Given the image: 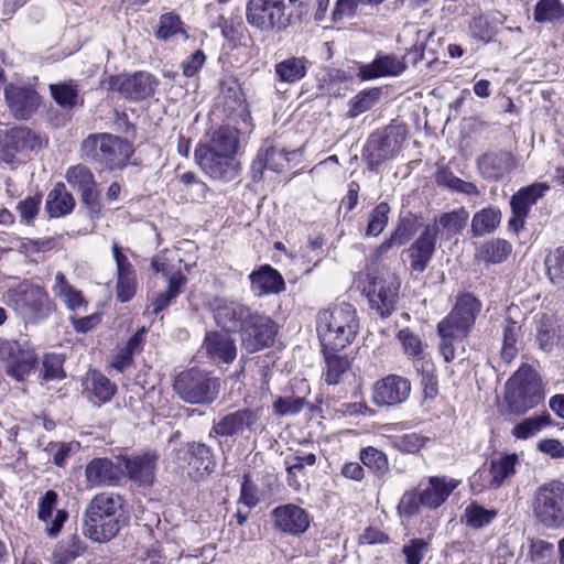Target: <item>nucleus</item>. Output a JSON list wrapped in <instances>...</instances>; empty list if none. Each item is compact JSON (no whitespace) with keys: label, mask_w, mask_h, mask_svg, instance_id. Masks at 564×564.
Listing matches in <instances>:
<instances>
[{"label":"nucleus","mask_w":564,"mask_h":564,"mask_svg":"<svg viewBox=\"0 0 564 564\" xmlns=\"http://www.w3.org/2000/svg\"><path fill=\"white\" fill-rule=\"evenodd\" d=\"M75 207V199L73 195L67 192L64 183H56L53 189L48 193L45 204V210L52 218L63 217L73 212Z\"/></svg>","instance_id":"35"},{"label":"nucleus","mask_w":564,"mask_h":564,"mask_svg":"<svg viewBox=\"0 0 564 564\" xmlns=\"http://www.w3.org/2000/svg\"><path fill=\"white\" fill-rule=\"evenodd\" d=\"M289 154L290 153L283 148L264 144L252 163V172H259L261 174L263 169L281 172L289 163Z\"/></svg>","instance_id":"34"},{"label":"nucleus","mask_w":564,"mask_h":564,"mask_svg":"<svg viewBox=\"0 0 564 564\" xmlns=\"http://www.w3.org/2000/svg\"><path fill=\"white\" fill-rule=\"evenodd\" d=\"M122 513L106 516L100 521L84 519L83 532L90 540L99 543L112 540L120 531Z\"/></svg>","instance_id":"30"},{"label":"nucleus","mask_w":564,"mask_h":564,"mask_svg":"<svg viewBox=\"0 0 564 564\" xmlns=\"http://www.w3.org/2000/svg\"><path fill=\"white\" fill-rule=\"evenodd\" d=\"M58 495L54 490H47L39 500L37 518L45 524V532L48 536H56L63 524L68 519V512L64 509H56Z\"/></svg>","instance_id":"27"},{"label":"nucleus","mask_w":564,"mask_h":564,"mask_svg":"<svg viewBox=\"0 0 564 564\" xmlns=\"http://www.w3.org/2000/svg\"><path fill=\"white\" fill-rule=\"evenodd\" d=\"M405 140V131L399 126H388L370 134L362 150L369 170L376 171L382 163L394 158Z\"/></svg>","instance_id":"8"},{"label":"nucleus","mask_w":564,"mask_h":564,"mask_svg":"<svg viewBox=\"0 0 564 564\" xmlns=\"http://www.w3.org/2000/svg\"><path fill=\"white\" fill-rule=\"evenodd\" d=\"M52 290L55 296L58 297L69 311H77L87 306L83 293L75 289L62 272L55 274Z\"/></svg>","instance_id":"37"},{"label":"nucleus","mask_w":564,"mask_h":564,"mask_svg":"<svg viewBox=\"0 0 564 564\" xmlns=\"http://www.w3.org/2000/svg\"><path fill=\"white\" fill-rule=\"evenodd\" d=\"M516 158L505 150L488 151L477 159L479 174L491 182L505 178L516 169Z\"/></svg>","instance_id":"22"},{"label":"nucleus","mask_w":564,"mask_h":564,"mask_svg":"<svg viewBox=\"0 0 564 564\" xmlns=\"http://www.w3.org/2000/svg\"><path fill=\"white\" fill-rule=\"evenodd\" d=\"M238 130L229 126H223L212 134L208 144L199 147L234 158L238 150Z\"/></svg>","instance_id":"39"},{"label":"nucleus","mask_w":564,"mask_h":564,"mask_svg":"<svg viewBox=\"0 0 564 564\" xmlns=\"http://www.w3.org/2000/svg\"><path fill=\"white\" fill-rule=\"evenodd\" d=\"M262 408L239 409L221 416L214 422L210 435L216 436H234L248 430L251 433H258L263 430L261 422Z\"/></svg>","instance_id":"12"},{"label":"nucleus","mask_w":564,"mask_h":564,"mask_svg":"<svg viewBox=\"0 0 564 564\" xmlns=\"http://www.w3.org/2000/svg\"><path fill=\"white\" fill-rule=\"evenodd\" d=\"M156 460L155 453H144L126 458L124 467L133 481L140 485H152L155 478Z\"/></svg>","instance_id":"31"},{"label":"nucleus","mask_w":564,"mask_h":564,"mask_svg":"<svg viewBox=\"0 0 564 564\" xmlns=\"http://www.w3.org/2000/svg\"><path fill=\"white\" fill-rule=\"evenodd\" d=\"M438 227L426 226L415 241L408 248L411 272L422 273L435 252Z\"/></svg>","instance_id":"23"},{"label":"nucleus","mask_w":564,"mask_h":564,"mask_svg":"<svg viewBox=\"0 0 564 564\" xmlns=\"http://www.w3.org/2000/svg\"><path fill=\"white\" fill-rule=\"evenodd\" d=\"M122 506L121 496L111 492L98 494L88 503L84 519L100 521L102 517L122 513Z\"/></svg>","instance_id":"32"},{"label":"nucleus","mask_w":564,"mask_h":564,"mask_svg":"<svg viewBox=\"0 0 564 564\" xmlns=\"http://www.w3.org/2000/svg\"><path fill=\"white\" fill-rule=\"evenodd\" d=\"M398 339L401 341L404 354L414 360V366L417 368V362H429L425 360L426 345L422 341L420 336L415 335L409 328L399 330Z\"/></svg>","instance_id":"47"},{"label":"nucleus","mask_w":564,"mask_h":564,"mask_svg":"<svg viewBox=\"0 0 564 564\" xmlns=\"http://www.w3.org/2000/svg\"><path fill=\"white\" fill-rule=\"evenodd\" d=\"M178 459L187 462L189 468L187 473L189 477L194 479L209 475L216 466L212 447L198 442L187 443L186 446L180 451Z\"/></svg>","instance_id":"21"},{"label":"nucleus","mask_w":564,"mask_h":564,"mask_svg":"<svg viewBox=\"0 0 564 564\" xmlns=\"http://www.w3.org/2000/svg\"><path fill=\"white\" fill-rule=\"evenodd\" d=\"M430 486L422 491L423 507L436 509L446 501L459 485V480L445 477H431Z\"/></svg>","instance_id":"33"},{"label":"nucleus","mask_w":564,"mask_h":564,"mask_svg":"<svg viewBox=\"0 0 564 564\" xmlns=\"http://www.w3.org/2000/svg\"><path fill=\"white\" fill-rule=\"evenodd\" d=\"M306 64L305 57H288L275 65V74L280 80L292 84L305 76Z\"/></svg>","instance_id":"45"},{"label":"nucleus","mask_w":564,"mask_h":564,"mask_svg":"<svg viewBox=\"0 0 564 564\" xmlns=\"http://www.w3.org/2000/svg\"><path fill=\"white\" fill-rule=\"evenodd\" d=\"M50 91L53 99L61 107L70 108L77 104L78 88L74 82L52 84L50 85Z\"/></svg>","instance_id":"55"},{"label":"nucleus","mask_w":564,"mask_h":564,"mask_svg":"<svg viewBox=\"0 0 564 564\" xmlns=\"http://www.w3.org/2000/svg\"><path fill=\"white\" fill-rule=\"evenodd\" d=\"M4 97L11 113L17 119L30 118L40 106L39 94L26 86L10 84L4 89Z\"/></svg>","instance_id":"24"},{"label":"nucleus","mask_w":564,"mask_h":564,"mask_svg":"<svg viewBox=\"0 0 564 564\" xmlns=\"http://www.w3.org/2000/svg\"><path fill=\"white\" fill-rule=\"evenodd\" d=\"M79 449V443H50L46 447V452L52 456L53 463L63 467L67 463L69 456L77 453Z\"/></svg>","instance_id":"59"},{"label":"nucleus","mask_w":564,"mask_h":564,"mask_svg":"<svg viewBox=\"0 0 564 564\" xmlns=\"http://www.w3.org/2000/svg\"><path fill=\"white\" fill-rule=\"evenodd\" d=\"M501 213L495 207H487L477 212L471 220L474 236H484L492 232L500 224Z\"/></svg>","instance_id":"46"},{"label":"nucleus","mask_w":564,"mask_h":564,"mask_svg":"<svg viewBox=\"0 0 564 564\" xmlns=\"http://www.w3.org/2000/svg\"><path fill=\"white\" fill-rule=\"evenodd\" d=\"M429 544L422 539H413L402 549L406 564H420L427 552Z\"/></svg>","instance_id":"63"},{"label":"nucleus","mask_w":564,"mask_h":564,"mask_svg":"<svg viewBox=\"0 0 564 564\" xmlns=\"http://www.w3.org/2000/svg\"><path fill=\"white\" fill-rule=\"evenodd\" d=\"M87 487L112 486L119 479L118 469L115 464L106 457L94 458L85 468Z\"/></svg>","instance_id":"29"},{"label":"nucleus","mask_w":564,"mask_h":564,"mask_svg":"<svg viewBox=\"0 0 564 564\" xmlns=\"http://www.w3.org/2000/svg\"><path fill=\"white\" fill-rule=\"evenodd\" d=\"M411 382L398 375H388L378 380L372 389V401L378 406H395L410 395Z\"/></svg>","instance_id":"16"},{"label":"nucleus","mask_w":564,"mask_h":564,"mask_svg":"<svg viewBox=\"0 0 564 564\" xmlns=\"http://www.w3.org/2000/svg\"><path fill=\"white\" fill-rule=\"evenodd\" d=\"M518 456L516 454H507L498 459L490 462L488 470L487 486L489 488H499L508 478L514 475Z\"/></svg>","instance_id":"40"},{"label":"nucleus","mask_w":564,"mask_h":564,"mask_svg":"<svg viewBox=\"0 0 564 564\" xmlns=\"http://www.w3.org/2000/svg\"><path fill=\"white\" fill-rule=\"evenodd\" d=\"M154 34L160 40H167L177 34L187 37L180 17L173 12H169L160 17Z\"/></svg>","instance_id":"54"},{"label":"nucleus","mask_w":564,"mask_h":564,"mask_svg":"<svg viewBox=\"0 0 564 564\" xmlns=\"http://www.w3.org/2000/svg\"><path fill=\"white\" fill-rule=\"evenodd\" d=\"M173 389L185 403L209 405L219 394L220 381L206 370L191 368L175 377Z\"/></svg>","instance_id":"4"},{"label":"nucleus","mask_w":564,"mask_h":564,"mask_svg":"<svg viewBox=\"0 0 564 564\" xmlns=\"http://www.w3.org/2000/svg\"><path fill=\"white\" fill-rule=\"evenodd\" d=\"M390 213V206L386 202L379 203L370 213L369 221L366 228V236L377 237L386 228L388 224V215Z\"/></svg>","instance_id":"56"},{"label":"nucleus","mask_w":564,"mask_h":564,"mask_svg":"<svg viewBox=\"0 0 564 564\" xmlns=\"http://www.w3.org/2000/svg\"><path fill=\"white\" fill-rule=\"evenodd\" d=\"M356 308L349 303H340L317 314L316 332L323 352L338 351L349 346L359 332Z\"/></svg>","instance_id":"1"},{"label":"nucleus","mask_w":564,"mask_h":564,"mask_svg":"<svg viewBox=\"0 0 564 564\" xmlns=\"http://www.w3.org/2000/svg\"><path fill=\"white\" fill-rule=\"evenodd\" d=\"M362 464L376 473H383L388 469L387 456L375 447H367L360 452Z\"/></svg>","instance_id":"61"},{"label":"nucleus","mask_w":564,"mask_h":564,"mask_svg":"<svg viewBox=\"0 0 564 564\" xmlns=\"http://www.w3.org/2000/svg\"><path fill=\"white\" fill-rule=\"evenodd\" d=\"M400 282L390 276L388 280L373 278L366 289L370 307L381 317H388L395 308Z\"/></svg>","instance_id":"15"},{"label":"nucleus","mask_w":564,"mask_h":564,"mask_svg":"<svg viewBox=\"0 0 564 564\" xmlns=\"http://www.w3.org/2000/svg\"><path fill=\"white\" fill-rule=\"evenodd\" d=\"M468 218V212L460 207L456 210L442 214L432 227H438V234L443 232L447 237H453L464 230Z\"/></svg>","instance_id":"42"},{"label":"nucleus","mask_w":564,"mask_h":564,"mask_svg":"<svg viewBox=\"0 0 564 564\" xmlns=\"http://www.w3.org/2000/svg\"><path fill=\"white\" fill-rule=\"evenodd\" d=\"M274 529L289 535H301L310 528L311 518L306 510L293 505H282L271 511Z\"/></svg>","instance_id":"18"},{"label":"nucleus","mask_w":564,"mask_h":564,"mask_svg":"<svg viewBox=\"0 0 564 564\" xmlns=\"http://www.w3.org/2000/svg\"><path fill=\"white\" fill-rule=\"evenodd\" d=\"M564 17V7L560 0H540L534 9L536 22H552Z\"/></svg>","instance_id":"57"},{"label":"nucleus","mask_w":564,"mask_h":564,"mask_svg":"<svg viewBox=\"0 0 564 564\" xmlns=\"http://www.w3.org/2000/svg\"><path fill=\"white\" fill-rule=\"evenodd\" d=\"M535 518L546 528L564 524V482L551 480L540 486L533 498Z\"/></svg>","instance_id":"9"},{"label":"nucleus","mask_w":564,"mask_h":564,"mask_svg":"<svg viewBox=\"0 0 564 564\" xmlns=\"http://www.w3.org/2000/svg\"><path fill=\"white\" fill-rule=\"evenodd\" d=\"M512 251V246L503 239H492L480 246L477 258L487 263H500L505 261Z\"/></svg>","instance_id":"48"},{"label":"nucleus","mask_w":564,"mask_h":564,"mask_svg":"<svg viewBox=\"0 0 564 564\" xmlns=\"http://www.w3.org/2000/svg\"><path fill=\"white\" fill-rule=\"evenodd\" d=\"M41 148L40 138L26 127H14L0 138V160L12 163L17 153Z\"/></svg>","instance_id":"17"},{"label":"nucleus","mask_w":564,"mask_h":564,"mask_svg":"<svg viewBox=\"0 0 564 564\" xmlns=\"http://www.w3.org/2000/svg\"><path fill=\"white\" fill-rule=\"evenodd\" d=\"M82 149L87 158L107 169L122 167L132 154L129 142L109 133L88 135Z\"/></svg>","instance_id":"6"},{"label":"nucleus","mask_w":564,"mask_h":564,"mask_svg":"<svg viewBox=\"0 0 564 564\" xmlns=\"http://www.w3.org/2000/svg\"><path fill=\"white\" fill-rule=\"evenodd\" d=\"M405 69L406 64L403 58H399L393 54L379 53L371 63L360 64L358 77L361 80L394 77L401 75Z\"/></svg>","instance_id":"26"},{"label":"nucleus","mask_w":564,"mask_h":564,"mask_svg":"<svg viewBox=\"0 0 564 564\" xmlns=\"http://www.w3.org/2000/svg\"><path fill=\"white\" fill-rule=\"evenodd\" d=\"M317 457L314 453L297 452L292 456L285 458V466L288 473V485L294 490H300L301 482L297 480L296 475L303 473L306 466H314Z\"/></svg>","instance_id":"43"},{"label":"nucleus","mask_w":564,"mask_h":564,"mask_svg":"<svg viewBox=\"0 0 564 564\" xmlns=\"http://www.w3.org/2000/svg\"><path fill=\"white\" fill-rule=\"evenodd\" d=\"M335 352L334 350H326V352H324L326 362L324 377L328 384H337L340 381V377L349 368L347 357L336 355Z\"/></svg>","instance_id":"53"},{"label":"nucleus","mask_w":564,"mask_h":564,"mask_svg":"<svg viewBox=\"0 0 564 564\" xmlns=\"http://www.w3.org/2000/svg\"><path fill=\"white\" fill-rule=\"evenodd\" d=\"M520 326L513 321L508 319L503 327V340L501 348V358L506 362H511L517 355V336Z\"/></svg>","instance_id":"58"},{"label":"nucleus","mask_w":564,"mask_h":564,"mask_svg":"<svg viewBox=\"0 0 564 564\" xmlns=\"http://www.w3.org/2000/svg\"><path fill=\"white\" fill-rule=\"evenodd\" d=\"M421 506H423L422 491L413 490L402 496L398 509L401 514L411 517L419 512Z\"/></svg>","instance_id":"64"},{"label":"nucleus","mask_w":564,"mask_h":564,"mask_svg":"<svg viewBox=\"0 0 564 564\" xmlns=\"http://www.w3.org/2000/svg\"><path fill=\"white\" fill-rule=\"evenodd\" d=\"M87 391L100 402L109 401L116 392V386L102 373L91 371L86 379Z\"/></svg>","instance_id":"49"},{"label":"nucleus","mask_w":564,"mask_h":564,"mask_svg":"<svg viewBox=\"0 0 564 564\" xmlns=\"http://www.w3.org/2000/svg\"><path fill=\"white\" fill-rule=\"evenodd\" d=\"M208 308L216 324L227 332L240 330L241 324H245L252 312L245 303L221 296L210 299Z\"/></svg>","instance_id":"13"},{"label":"nucleus","mask_w":564,"mask_h":564,"mask_svg":"<svg viewBox=\"0 0 564 564\" xmlns=\"http://www.w3.org/2000/svg\"><path fill=\"white\" fill-rule=\"evenodd\" d=\"M549 189L550 186L546 183H533L520 188L511 197V209H517L519 215L528 216L531 207L535 205Z\"/></svg>","instance_id":"36"},{"label":"nucleus","mask_w":564,"mask_h":564,"mask_svg":"<svg viewBox=\"0 0 564 564\" xmlns=\"http://www.w3.org/2000/svg\"><path fill=\"white\" fill-rule=\"evenodd\" d=\"M195 159L202 170L213 178L229 182L237 175L235 158L227 154L198 147L195 150Z\"/></svg>","instance_id":"20"},{"label":"nucleus","mask_w":564,"mask_h":564,"mask_svg":"<svg viewBox=\"0 0 564 564\" xmlns=\"http://www.w3.org/2000/svg\"><path fill=\"white\" fill-rule=\"evenodd\" d=\"M151 267L156 273H162L169 282L167 291L160 293L152 303V313L159 314L180 294V288L186 283V278L181 272L171 273L161 257L154 258Z\"/></svg>","instance_id":"28"},{"label":"nucleus","mask_w":564,"mask_h":564,"mask_svg":"<svg viewBox=\"0 0 564 564\" xmlns=\"http://www.w3.org/2000/svg\"><path fill=\"white\" fill-rule=\"evenodd\" d=\"M158 84V79L148 72H137L129 76H118L111 79L113 89L124 98L134 101L151 97Z\"/></svg>","instance_id":"19"},{"label":"nucleus","mask_w":564,"mask_h":564,"mask_svg":"<svg viewBox=\"0 0 564 564\" xmlns=\"http://www.w3.org/2000/svg\"><path fill=\"white\" fill-rule=\"evenodd\" d=\"M0 358L7 375L17 381L25 380L37 361L34 350L17 340H0Z\"/></svg>","instance_id":"11"},{"label":"nucleus","mask_w":564,"mask_h":564,"mask_svg":"<svg viewBox=\"0 0 564 564\" xmlns=\"http://www.w3.org/2000/svg\"><path fill=\"white\" fill-rule=\"evenodd\" d=\"M496 517L495 509H486L477 502H471L464 511L463 521L468 528L479 530L489 525Z\"/></svg>","instance_id":"50"},{"label":"nucleus","mask_w":564,"mask_h":564,"mask_svg":"<svg viewBox=\"0 0 564 564\" xmlns=\"http://www.w3.org/2000/svg\"><path fill=\"white\" fill-rule=\"evenodd\" d=\"M430 441L429 437L417 433L403 434L397 437L393 442L394 447L402 452L414 454L417 453Z\"/></svg>","instance_id":"60"},{"label":"nucleus","mask_w":564,"mask_h":564,"mask_svg":"<svg viewBox=\"0 0 564 564\" xmlns=\"http://www.w3.org/2000/svg\"><path fill=\"white\" fill-rule=\"evenodd\" d=\"M506 400L509 411L524 414L543 400V391L530 368L520 369L507 383Z\"/></svg>","instance_id":"7"},{"label":"nucleus","mask_w":564,"mask_h":564,"mask_svg":"<svg viewBox=\"0 0 564 564\" xmlns=\"http://www.w3.org/2000/svg\"><path fill=\"white\" fill-rule=\"evenodd\" d=\"M304 4L303 0H248L246 6L247 22L261 32H283L293 21L290 6Z\"/></svg>","instance_id":"3"},{"label":"nucleus","mask_w":564,"mask_h":564,"mask_svg":"<svg viewBox=\"0 0 564 564\" xmlns=\"http://www.w3.org/2000/svg\"><path fill=\"white\" fill-rule=\"evenodd\" d=\"M67 183L80 194L82 203L91 214L98 215L101 210L99 193L95 176L90 170L77 164L67 169L65 173Z\"/></svg>","instance_id":"14"},{"label":"nucleus","mask_w":564,"mask_h":564,"mask_svg":"<svg viewBox=\"0 0 564 564\" xmlns=\"http://www.w3.org/2000/svg\"><path fill=\"white\" fill-rule=\"evenodd\" d=\"M202 348L215 364H231L237 357L235 339L227 332H206Z\"/></svg>","instance_id":"25"},{"label":"nucleus","mask_w":564,"mask_h":564,"mask_svg":"<svg viewBox=\"0 0 564 564\" xmlns=\"http://www.w3.org/2000/svg\"><path fill=\"white\" fill-rule=\"evenodd\" d=\"M41 202V195L29 196L21 200L17 206L21 220L28 225L32 224L39 214Z\"/></svg>","instance_id":"62"},{"label":"nucleus","mask_w":564,"mask_h":564,"mask_svg":"<svg viewBox=\"0 0 564 564\" xmlns=\"http://www.w3.org/2000/svg\"><path fill=\"white\" fill-rule=\"evenodd\" d=\"M276 334V323L259 311L252 310L245 324H241V343L250 354L273 345Z\"/></svg>","instance_id":"10"},{"label":"nucleus","mask_w":564,"mask_h":564,"mask_svg":"<svg viewBox=\"0 0 564 564\" xmlns=\"http://www.w3.org/2000/svg\"><path fill=\"white\" fill-rule=\"evenodd\" d=\"M550 424L551 417L549 414L528 417L512 427L511 435L518 440H528Z\"/></svg>","instance_id":"51"},{"label":"nucleus","mask_w":564,"mask_h":564,"mask_svg":"<svg viewBox=\"0 0 564 564\" xmlns=\"http://www.w3.org/2000/svg\"><path fill=\"white\" fill-rule=\"evenodd\" d=\"M8 304L24 319L31 323L42 322L54 312L55 304L44 288L22 282L8 290Z\"/></svg>","instance_id":"5"},{"label":"nucleus","mask_w":564,"mask_h":564,"mask_svg":"<svg viewBox=\"0 0 564 564\" xmlns=\"http://www.w3.org/2000/svg\"><path fill=\"white\" fill-rule=\"evenodd\" d=\"M250 281L260 295L280 293L285 289L282 275L270 265H263L259 271H253L250 274Z\"/></svg>","instance_id":"38"},{"label":"nucleus","mask_w":564,"mask_h":564,"mask_svg":"<svg viewBox=\"0 0 564 564\" xmlns=\"http://www.w3.org/2000/svg\"><path fill=\"white\" fill-rule=\"evenodd\" d=\"M544 268L550 283L557 290H564V246L546 251Z\"/></svg>","instance_id":"41"},{"label":"nucleus","mask_w":564,"mask_h":564,"mask_svg":"<svg viewBox=\"0 0 564 564\" xmlns=\"http://www.w3.org/2000/svg\"><path fill=\"white\" fill-rule=\"evenodd\" d=\"M83 543L76 534L58 542L52 553L53 564H68L84 552Z\"/></svg>","instance_id":"44"},{"label":"nucleus","mask_w":564,"mask_h":564,"mask_svg":"<svg viewBox=\"0 0 564 564\" xmlns=\"http://www.w3.org/2000/svg\"><path fill=\"white\" fill-rule=\"evenodd\" d=\"M481 302L470 293L459 295L449 314L437 324L440 352L446 362L455 358L454 341L466 338L481 311Z\"/></svg>","instance_id":"2"},{"label":"nucleus","mask_w":564,"mask_h":564,"mask_svg":"<svg viewBox=\"0 0 564 564\" xmlns=\"http://www.w3.org/2000/svg\"><path fill=\"white\" fill-rule=\"evenodd\" d=\"M380 96V88H371L360 91L349 101V109L347 112L348 117L356 118L368 111L379 101Z\"/></svg>","instance_id":"52"}]
</instances>
